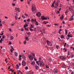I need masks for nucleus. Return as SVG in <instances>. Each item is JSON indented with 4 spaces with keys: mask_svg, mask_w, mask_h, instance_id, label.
<instances>
[{
    "mask_svg": "<svg viewBox=\"0 0 74 74\" xmlns=\"http://www.w3.org/2000/svg\"><path fill=\"white\" fill-rule=\"evenodd\" d=\"M22 64L23 66H26V62H25V61H23L22 62Z\"/></svg>",
    "mask_w": 74,
    "mask_h": 74,
    "instance_id": "0eeeda50",
    "label": "nucleus"
},
{
    "mask_svg": "<svg viewBox=\"0 0 74 74\" xmlns=\"http://www.w3.org/2000/svg\"><path fill=\"white\" fill-rule=\"evenodd\" d=\"M58 6V3H56L55 4V5L54 6V7L56 8H57Z\"/></svg>",
    "mask_w": 74,
    "mask_h": 74,
    "instance_id": "f8f14e48",
    "label": "nucleus"
},
{
    "mask_svg": "<svg viewBox=\"0 0 74 74\" xmlns=\"http://www.w3.org/2000/svg\"><path fill=\"white\" fill-rule=\"evenodd\" d=\"M14 54H15V56H18V53H16V52H15L14 53Z\"/></svg>",
    "mask_w": 74,
    "mask_h": 74,
    "instance_id": "c756f323",
    "label": "nucleus"
},
{
    "mask_svg": "<svg viewBox=\"0 0 74 74\" xmlns=\"http://www.w3.org/2000/svg\"><path fill=\"white\" fill-rule=\"evenodd\" d=\"M64 50H65V52H66L67 51V49H66V48H64Z\"/></svg>",
    "mask_w": 74,
    "mask_h": 74,
    "instance_id": "a19ab883",
    "label": "nucleus"
},
{
    "mask_svg": "<svg viewBox=\"0 0 74 74\" xmlns=\"http://www.w3.org/2000/svg\"><path fill=\"white\" fill-rule=\"evenodd\" d=\"M47 45L49 46H52V43L48 40H47Z\"/></svg>",
    "mask_w": 74,
    "mask_h": 74,
    "instance_id": "39448f33",
    "label": "nucleus"
},
{
    "mask_svg": "<svg viewBox=\"0 0 74 74\" xmlns=\"http://www.w3.org/2000/svg\"><path fill=\"white\" fill-rule=\"evenodd\" d=\"M27 33L28 34V35H29V36L30 35V34H31L30 33V32H27Z\"/></svg>",
    "mask_w": 74,
    "mask_h": 74,
    "instance_id": "2f4dec72",
    "label": "nucleus"
},
{
    "mask_svg": "<svg viewBox=\"0 0 74 74\" xmlns=\"http://www.w3.org/2000/svg\"><path fill=\"white\" fill-rule=\"evenodd\" d=\"M60 58L61 59H62V60H65V59H66V58L64 57H63L62 56H60Z\"/></svg>",
    "mask_w": 74,
    "mask_h": 74,
    "instance_id": "6e6552de",
    "label": "nucleus"
},
{
    "mask_svg": "<svg viewBox=\"0 0 74 74\" xmlns=\"http://www.w3.org/2000/svg\"><path fill=\"white\" fill-rule=\"evenodd\" d=\"M29 29L31 32H33V30L32 28H29Z\"/></svg>",
    "mask_w": 74,
    "mask_h": 74,
    "instance_id": "4c0bfd02",
    "label": "nucleus"
},
{
    "mask_svg": "<svg viewBox=\"0 0 74 74\" xmlns=\"http://www.w3.org/2000/svg\"><path fill=\"white\" fill-rule=\"evenodd\" d=\"M16 68L17 69H19V65L17 64L16 65Z\"/></svg>",
    "mask_w": 74,
    "mask_h": 74,
    "instance_id": "a878e982",
    "label": "nucleus"
},
{
    "mask_svg": "<svg viewBox=\"0 0 74 74\" xmlns=\"http://www.w3.org/2000/svg\"><path fill=\"white\" fill-rule=\"evenodd\" d=\"M22 58L24 59H26V57H25V56L23 55H22Z\"/></svg>",
    "mask_w": 74,
    "mask_h": 74,
    "instance_id": "5701e85b",
    "label": "nucleus"
},
{
    "mask_svg": "<svg viewBox=\"0 0 74 74\" xmlns=\"http://www.w3.org/2000/svg\"><path fill=\"white\" fill-rule=\"evenodd\" d=\"M30 25L31 26V27L29 28H33V25L32 24H31Z\"/></svg>",
    "mask_w": 74,
    "mask_h": 74,
    "instance_id": "f704fd0d",
    "label": "nucleus"
},
{
    "mask_svg": "<svg viewBox=\"0 0 74 74\" xmlns=\"http://www.w3.org/2000/svg\"><path fill=\"white\" fill-rule=\"evenodd\" d=\"M25 15L26 16H28V14H25Z\"/></svg>",
    "mask_w": 74,
    "mask_h": 74,
    "instance_id": "ea45409f",
    "label": "nucleus"
},
{
    "mask_svg": "<svg viewBox=\"0 0 74 74\" xmlns=\"http://www.w3.org/2000/svg\"><path fill=\"white\" fill-rule=\"evenodd\" d=\"M65 34H67V30H65Z\"/></svg>",
    "mask_w": 74,
    "mask_h": 74,
    "instance_id": "58836bf2",
    "label": "nucleus"
},
{
    "mask_svg": "<svg viewBox=\"0 0 74 74\" xmlns=\"http://www.w3.org/2000/svg\"><path fill=\"white\" fill-rule=\"evenodd\" d=\"M12 5H13V6H15V4L12 3Z\"/></svg>",
    "mask_w": 74,
    "mask_h": 74,
    "instance_id": "603ef678",
    "label": "nucleus"
},
{
    "mask_svg": "<svg viewBox=\"0 0 74 74\" xmlns=\"http://www.w3.org/2000/svg\"><path fill=\"white\" fill-rule=\"evenodd\" d=\"M2 38H3V39H4V38H5V37H4V36H3Z\"/></svg>",
    "mask_w": 74,
    "mask_h": 74,
    "instance_id": "69168bd1",
    "label": "nucleus"
},
{
    "mask_svg": "<svg viewBox=\"0 0 74 74\" xmlns=\"http://www.w3.org/2000/svg\"><path fill=\"white\" fill-rule=\"evenodd\" d=\"M41 18L42 21H44V20H46V19H47V18L48 19H49V17H45V16H42Z\"/></svg>",
    "mask_w": 74,
    "mask_h": 74,
    "instance_id": "7ed1b4c3",
    "label": "nucleus"
},
{
    "mask_svg": "<svg viewBox=\"0 0 74 74\" xmlns=\"http://www.w3.org/2000/svg\"><path fill=\"white\" fill-rule=\"evenodd\" d=\"M39 62L40 63V67L44 66H45V64H44V62H42V61H39Z\"/></svg>",
    "mask_w": 74,
    "mask_h": 74,
    "instance_id": "f03ea898",
    "label": "nucleus"
},
{
    "mask_svg": "<svg viewBox=\"0 0 74 74\" xmlns=\"http://www.w3.org/2000/svg\"><path fill=\"white\" fill-rule=\"evenodd\" d=\"M73 19H74V18H71V19L69 20V21H73Z\"/></svg>",
    "mask_w": 74,
    "mask_h": 74,
    "instance_id": "a18cd8bd",
    "label": "nucleus"
},
{
    "mask_svg": "<svg viewBox=\"0 0 74 74\" xmlns=\"http://www.w3.org/2000/svg\"><path fill=\"white\" fill-rule=\"evenodd\" d=\"M27 26H28V25H27V24H26L24 26V28H25V27H27Z\"/></svg>",
    "mask_w": 74,
    "mask_h": 74,
    "instance_id": "cd10ccee",
    "label": "nucleus"
},
{
    "mask_svg": "<svg viewBox=\"0 0 74 74\" xmlns=\"http://www.w3.org/2000/svg\"><path fill=\"white\" fill-rule=\"evenodd\" d=\"M67 10H67L65 12V14H67V12H69L67 11Z\"/></svg>",
    "mask_w": 74,
    "mask_h": 74,
    "instance_id": "37998d69",
    "label": "nucleus"
},
{
    "mask_svg": "<svg viewBox=\"0 0 74 74\" xmlns=\"http://www.w3.org/2000/svg\"><path fill=\"white\" fill-rule=\"evenodd\" d=\"M11 47L12 48V49H14L13 48V47H12V46H11Z\"/></svg>",
    "mask_w": 74,
    "mask_h": 74,
    "instance_id": "0e129e2a",
    "label": "nucleus"
},
{
    "mask_svg": "<svg viewBox=\"0 0 74 74\" xmlns=\"http://www.w3.org/2000/svg\"><path fill=\"white\" fill-rule=\"evenodd\" d=\"M27 3H28V4H30V1H28Z\"/></svg>",
    "mask_w": 74,
    "mask_h": 74,
    "instance_id": "13d9d810",
    "label": "nucleus"
},
{
    "mask_svg": "<svg viewBox=\"0 0 74 74\" xmlns=\"http://www.w3.org/2000/svg\"><path fill=\"white\" fill-rule=\"evenodd\" d=\"M61 30H62V29H60L59 30V32H61Z\"/></svg>",
    "mask_w": 74,
    "mask_h": 74,
    "instance_id": "6e6d98bb",
    "label": "nucleus"
},
{
    "mask_svg": "<svg viewBox=\"0 0 74 74\" xmlns=\"http://www.w3.org/2000/svg\"><path fill=\"white\" fill-rule=\"evenodd\" d=\"M61 38H64V36H63V35H61Z\"/></svg>",
    "mask_w": 74,
    "mask_h": 74,
    "instance_id": "c9c22d12",
    "label": "nucleus"
},
{
    "mask_svg": "<svg viewBox=\"0 0 74 74\" xmlns=\"http://www.w3.org/2000/svg\"><path fill=\"white\" fill-rule=\"evenodd\" d=\"M15 18L16 19V20H17V19H18V16H15Z\"/></svg>",
    "mask_w": 74,
    "mask_h": 74,
    "instance_id": "7c9ffc66",
    "label": "nucleus"
},
{
    "mask_svg": "<svg viewBox=\"0 0 74 74\" xmlns=\"http://www.w3.org/2000/svg\"><path fill=\"white\" fill-rule=\"evenodd\" d=\"M71 66H74V62H71Z\"/></svg>",
    "mask_w": 74,
    "mask_h": 74,
    "instance_id": "f3484780",
    "label": "nucleus"
},
{
    "mask_svg": "<svg viewBox=\"0 0 74 74\" xmlns=\"http://www.w3.org/2000/svg\"><path fill=\"white\" fill-rule=\"evenodd\" d=\"M35 67L36 70H38L39 69V67L38 66H35Z\"/></svg>",
    "mask_w": 74,
    "mask_h": 74,
    "instance_id": "dca6fc26",
    "label": "nucleus"
},
{
    "mask_svg": "<svg viewBox=\"0 0 74 74\" xmlns=\"http://www.w3.org/2000/svg\"><path fill=\"white\" fill-rule=\"evenodd\" d=\"M69 10H70V11H71V12H73V15L72 16H71L72 18H73L74 16V10H73V9H71V8L70 7L69 8Z\"/></svg>",
    "mask_w": 74,
    "mask_h": 74,
    "instance_id": "20e7f679",
    "label": "nucleus"
},
{
    "mask_svg": "<svg viewBox=\"0 0 74 74\" xmlns=\"http://www.w3.org/2000/svg\"><path fill=\"white\" fill-rule=\"evenodd\" d=\"M36 63L38 65H39V63H38V61H36Z\"/></svg>",
    "mask_w": 74,
    "mask_h": 74,
    "instance_id": "79ce46f5",
    "label": "nucleus"
},
{
    "mask_svg": "<svg viewBox=\"0 0 74 74\" xmlns=\"http://www.w3.org/2000/svg\"><path fill=\"white\" fill-rule=\"evenodd\" d=\"M24 44H26V40H25L24 42Z\"/></svg>",
    "mask_w": 74,
    "mask_h": 74,
    "instance_id": "72a5a7b5",
    "label": "nucleus"
},
{
    "mask_svg": "<svg viewBox=\"0 0 74 74\" xmlns=\"http://www.w3.org/2000/svg\"><path fill=\"white\" fill-rule=\"evenodd\" d=\"M37 16L38 17H40V16L41 15V13H40V12H38L37 13Z\"/></svg>",
    "mask_w": 74,
    "mask_h": 74,
    "instance_id": "1a4fd4ad",
    "label": "nucleus"
},
{
    "mask_svg": "<svg viewBox=\"0 0 74 74\" xmlns=\"http://www.w3.org/2000/svg\"><path fill=\"white\" fill-rule=\"evenodd\" d=\"M15 23H14V24H11V26H13L14 25H15Z\"/></svg>",
    "mask_w": 74,
    "mask_h": 74,
    "instance_id": "c03bdc74",
    "label": "nucleus"
},
{
    "mask_svg": "<svg viewBox=\"0 0 74 74\" xmlns=\"http://www.w3.org/2000/svg\"><path fill=\"white\" fill-rule=\"evenodd\" d=\"M31 55H32V56H33V57H35V55H34V54L33 53H31Z\"/></svg>",
    "mask_w": 74,
    "mask_h": 74,
    "instance_id": "aec40b11",
    "label": "nucleus"
},
{
    "mask_svg": "<svg viewBox=\"0 0 74 74\" xmlns=\"http://www.w3.org/2000/svg\"><path fill=\"white\" fill-rule=\"evenodd\" d=\"M25 69L26 70H27L28 69V67L27 66L25 67Z\"/></svg>",
    "mask_w": 74,
    "mask_h": 74,
    "instance_id": "09e8293b",
    "label": "nucleus"
},
{
    "mask_svg": "<svg viewBox=\"0 0 74 74\" xmlns=\"http://www.w3.org/2000/svg\"><path fill=\"white\" fill-rule=\"evenodd\" d=\"M25 38L26 39V41H29V38L28 37H25Z\"/></svg>",
    "mask_w": 74,
    "mask_h": 74,
    "instance_id": "412c9836",
    "label": "nucleus"
},
{
    "mask_svg": "<svg viewBox=\"0 0 74 74\" xmlns=\"http://www.w3.org/2000/svg\"><path fill=\"white\" fill-rule=\"evenodd\" d=\"M74 54H73L70 56H69V57H71V58H73L74 57Z\"/></svg>",
    "mask_w": 74,
    "mask_h": 74,
    "instance_id": "a211bd4d",
    "label": "nucleus"
},
{
    "mask_svg": "<svg viewBox=\"0 0 74 74\" xmlns=\"http://www.w3.org/2000/svg\"><path fill=\"white\" fill-rule=\"evenodd\" d=\"M34 60L35 61H36V60H37V59H36V58H34Z\"/></svg>",
    "mask_w": 74,
    "mask_h": 74,
    "instance_id": "338daca9",
    "label": "nucleus"
},
{
    "mask_svg": "<svg viewBox=\"0 0 74 74\" xmlns=\"http://www.w3.org/2000/svg\"><path fill=\"white\" fill-rule=\"evenodd\" d=\"M22 16L23 18H25V16H23V15Z\"/></svg>",
    "mask_w": 74,
    "mask_h": 74,
    "instance_id": "49530a36",
    "label": "nucleus"
},
{
    "mask_svg": "<svg viewBox=\"0 0 74 74\" xmlns=\"http://www.w3.org/2000/svg\"><path fill=\"white\" fill-rule=\"evenodd\" d=\"M3 32L2 33V34H0V35H1V36H3Z\"/></svg>",
    "mask_w": 74,
    "mask_h": 74,
    "instance_id": "3c124183",
    "label": "nucleus"
},
{
    "mask_svg": "<svg viewBox=\"0 0 74 74\" xmlns=\"http://www.w3.org/2000/svg\"><path fill=\"white\" fill-rule=\"evenodd\" d=\"M54 25L55 26H58V24H55Z\"/></svg>",
    "mask_w": 74,
    "mask_h": 74,
    "instance_id": "5fc2aeb1",
    "label": "nucleus"
},
{
    "mask_svg": "<svg viewBox=\"0 0 74 74\" xmlns=\"http://www.w3.org/2000/svg\"><path fill=\"white\" fill-rule=\"evenodd\" d=\"M54 73H58V69H54Z\"/></svg>",
    "mask_w": 74,
    "mask_h": 74,
    "instance_id": "9b49d317",
    "label": "nucleus"
},
{
    "mask_svg": "<svg viewBox=\"0 0 74 74\" xmlns=\"http://www.w3.org/2000/svg\"><path fill=\"white\" fill-rule=\"evenodd\" d=\"M27 74H33V73H27Z\"/></svg>",
    "mask_w": 74,
    "mask_h": 74,
    "instance_id": "864d4df0",
    "label": "nucleus"
},
{
    "mask_svg": "<svg viewBox=\"0 0 74 74\" xmlns=\"http://www.w3.org/2000/svg\"><path fill=\"white\" fill-rule=\"evenodd\" d=\"M60 2V1H58L56 3H58H58Z\"/></svg>",
    "mask_w": 74,
    "mask_h": 74,
    "instance_id": "e2e57ef3",
    "label": "nucleus"
},
{
    "mask_svg": "<svg viewBox=\"0 0 74 74\" xmlns=\"http://www.w3.org/2000/svg\"><path fill=\"white\" fill-rule=\"evenodd\" d=\"M35 64V62L34 61L32 62L31 63V64H32V65H33V66H34V65Z\"/></svg>",
    "mask_w": 74,
    "mask_h": 74,
    "instance_id": "6ab92c4d",
    "label": "nucleus"
},
{
    "mask_svg": "<svg viewBox=\"0 0 74 74\" xmlns=\"http://www.w3.org/2000/svg\"><path fill=\"white\" fill-rule=\"evenodd\" d=\"M9 30L10 31V32H11V31H12V30L11 29V28H9Z\"/></svg>",
    "mask_w": 74,
    "mask_h": 74,
    "instance_id": "052dcab7",
    "label": "nucleus"
},
{
    "mask_svg": "<svg viewBox=\"0 0 74 74\" xmlns=\"http://www.w3.org/2000/svg\"><path fill=\"white\" fill-rule=\"evenodd\" d=\"M49 23V21H44L43 22V23L46 25V24L48 23Z\"/></svg>",
    "mask_w": 74,
    "mask_h": 74,
    "instance_id": "2eb2a0df",
    "label": "nucleus"
},
{
    "mask_svg": "<svg viewBox=\"0 0 74 74\" xmlns=\"http://www.w3.org/2000/svg\"><path fill=\"white\" fill-rule=\"evenodd\" d=\"M63 67H66V65H65L64 64L62 66Z\"/></svg>",
    "mask_w": 74,
    "mask_h": 74,
    "instance_id": "393cba45",
    "label": "nucleus"
},
{
    "mask_svg": "<svg viewBox=\"0 0 74 74\" xmlns=\"http://www.w3.org/2000/svg\"><path fill=\"white\" fill-rule=\"evenodd\" d=\"M25 30H27L28 31H29V30H28V28H25Z\"/></svg>",
    "mask_w": 74,
    "mask_h": 74,
    "instance_id": "de8ad7c7",
    "label": "nucleus"
},
{
    "mask_svg": "<svg viewBox=\"0 0 74 74\" xmlns=\"http://www.w3.org/2000/svg\"><path fill=\"white\" fill-rule=\"evenodd\" d=\"M30 20L29 19H28L27 20V22H29V21H30Z\"/></svg>",
    "mask_w": 74,
    "mask_h": 74,
    "instance_id": "680f3d73",
    "label": "nucleus"
},
{
    "mask_svg": "<svg viewBox=\"0 0 74 74\" xmlns=\"http://www.w3.org/2000/svg\"><path fill=\"white\" fill-rule=\"evenodd\" d=\"M32 12H34V14L36 12V7L35 6V5H32Z\"/></svg>",
    "mask_w": 74,
    "mask_h": 74,
    "instance_id": "f257e3e1",
    "label": "nucleus"
},
{
    "mask_svg": "<svg viewBox=\"0 0 74 74\" xmlns=\"http://www.w3.org/2000/svg\"><path fill=\"white\" fill-rule=\"evenodd\" d=\"M57 13H58V14H59L60 13V12L59 11H57Z\"/></svg>",
    "mask_w": 74,
    "mask_h": 74,
    "instance_id": "bf43d9fd",
    "label": "nucleus"
},
{
    "mask_svg": "<svg viewBox=\"0 0 74 74\" xmlns=\"http://www.w3.org/2000/svg\"><path fill=\"white\" fill-rule=\"evenodd\" d=\"M35 32H36V28H35L34 29Z\"/></svg>",
    "mask_w": 74,
    "mask_h": 74,
    "instance_id": "8fccbe9b",
    "label": "nucleus"
},
{
    "mask_svg": "<svg viewBox=\"0 0 74 74\" xmlns=\"http://www.w3.org/2000/svg\"><path fill=\"white\" fill-rule=\"evenodd\" d=\"M22 57V56L21 55H19V58H21Z\"/></svg>",
    "mask_w": 74,
    "mask_h": 74,
    "instance_id": "4d7b16f0",
    "label": "nucleus"
},
{
    "mask_svg": "<svg viewBox=\"0 0 74 74\" xmlns=\"http://www.w3.org/2000/svg\"><path fill=\"white\" fill-rule=\"evenodd\" d=\"M55 3H56V1H54L53 2V4L51 5L52 7H54V5H53L54 4H55Z\"/></svg>",
    "mask_w": 74,
    "mask_h": 74,
    "instance_id": "4468645a",
    "label": "nucleus"
},
{
    "mask_svg": "<svg viewBox=\"0 0 74 74\" xmlns=\"http://www.w3.org/2000/svg\"><path fill=\"white\" fill-rule=\"evenodd\" d=\"M51 60H52L51 59V58H50L49 59V60L50 62H51Z\"/></svg>",
    "mask_w": 74,
    "mask_h": 74,
    "instance_id": "473e14b6",
    "label": "nucleus"
},
{
    "mask_svg": "<svg viewBox=\"0 0 74 74\" xmlns=\"http://www.w3.org/2000/svg\"><path fill=\"white\" fill-rule=\"evenodd\" d=\"M28 57L30 60H33V59H34V58L32 55H28Z\"/></svg>",
    "mask_w": 74,
    "mask_h": 74,
    "instance_id": "423d86ee",
    "label": "nucleus"
},
{
    "mask_svg": "<svg viewBox=\"0 0 74 74\" xmlns=\"http://www.w3.org/2000/svg\"><path fill=\"white\" fill-rule=\"evenodd\" d=\"M36 23V25L37 26L38 25V22L37 21L35 22Z\"/></svg>",
    "mask_w": 74,
    "mask_h": 74,
    "instance_id": "c85d7f7f",
    "label": "nucleus"
},
{
    "mask_svg": "<svg viewBox=\"0 0 74 74\" xmlns=\"http://www.w3.org/2000/svg\"><path fill=\"white\" fill-rule=\"evenodd\" d=\"M63 18L64 17L63 16V15H62V17L60 18L61 19L60 20H61V21H62L63 19Z\"/></svg>",
    "mask_w": 74,
    "mask_h": 74,
    "instance_id": "4be33fe9",
    "label": "nucleus"
},
{
    "mask_svg": "<svg viewBox=\"0 0 74 74\" xmlns=\"http://www.w3.org/2000/svg\"><path fill=\"white\" fill-rule=\"evenodd\" d=\"M46 67L47 69H49V66H48V65H46Z\"/></svg>",
    "mask_w": 74,
    "mask_h": 74,
    "instance_id": "e433bc0d",
    "label": "nucleus"
},
{
    "mask_svg": "<svg viewBox=\"0 0 74 74\" xmlns=\"http://www.w3.org/2000/svg\"><path fill=\"white\" fill-rule=\"evenodd\" d=\"M31 21L32 22H33L34 23V22H36V19H32L31 20Z\"/></svg>",
    "mask_w": 74,
    "mask_h": 74,
    "instance_id": "ddd939ff",
    "label": "nucleus"
},
{
    "mask_svg": "<svg viewBox=\"0 0 74 74\" xmlns=\"http://www.w3.org/2000/svg\"><path fill=\"white\" fill-rule=\"evenodd\" d=\"M21 30L22 32H23V29H21Z\"/></svg>",
    "mask_w": 74,
    "mask_h": 74,
    "instance_id": "774afa93",
    "label": "nucleus"
},
{
    "mask_svg": "<svg viewBox=\"0 0 74 74\" xmlns=\"http://www.w3.org/2000/svg\"><path fill=\"white\" fill-rule=\"evenodd\" d=\"M68 37H73V36L70 35H68Z\"/></svg>",
    "mask_w": 74,
    "mask_h": 74,
    "instance_id": "b1692460",
    "label": "nucleus"
},
{
    "mask_svg": "<svg viewBox=\"0 0 74 74\" xmlns=\"http://www.w3.org/2000/svg\"><path fill=\"white\" fill-rule=\"evenodd\" d=\"M14 36H11V40H13V39H14Z\"/></svg>",
    "mask_w": 74,
    "mask_h": 74,
    "instance_id": "bb28decb",
    "label": "nucleus"
},
{
    "mask_svg": "<svg viewBox=\"0 0 74 74\" xmlns=\"http://www.w3.org/2000/svg\"><path fill=\"white\" fill-rule=\"evenodd\" d=\"M15 10L16 11H17V12H20V10L19 8H15Z\"/></svg>",
    "mask_w": 74,
    "mask_h": 74,
    "instance_id": "9d476101",
    "label": "nucleus"
}]
</instances>
